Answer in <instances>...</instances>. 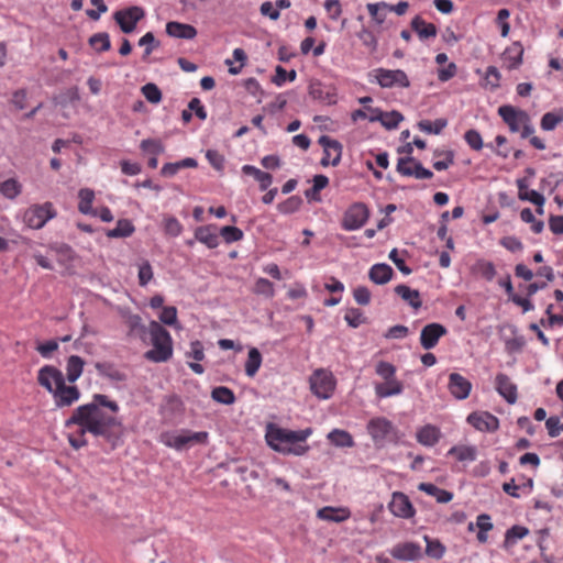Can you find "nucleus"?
Here are the masks:
<instances>
[{"label": "nucleus", "instance_id": "9", "mask_svg": "<svg viewBox=\"0 0 563 563\" xmlns=\"http://www.w3.org/2000/svg\"><path fill=\"white\" fill-rule=\"evenodd\" d=\"M145 16L142 7L132 5L122 10H118L113 14L114 21L125 34L134 32L137 23Z\"/></svg>", "mask_w": 563, "mask_h": 563}, {"label": "nucleus", "instance_id": "8", "mask_svg": "<svg viewBox=\"0 0 563 563\" xmlns=\"http://www.w3.org/2000/svg\"><path fill=\"white\" fill-rule=\"evenodd\" d=\"M34 258L45 269H66L71 260V249H46L45 254H35Z\"/></svg>", "mask_w": 563, "mask_h": 563}, {"label": "nucleus", "instance_id": "20", "mask_svg": "<svg viewBox=\"0 0 563 563\" xmlns=\"http://www.w3.org/2000/svg\"><path fill=\"white\" fill-rule=\"evenodd\" d=\"M498 114L508 125L509 130L516 133L519 132L522 126L523 118L521 115H528V112L516 109L510 104H505L498 108Z\"/></svg>", "mask_w": 563, "mask_h": 563}, {"label": "nucleus", "instance_id": "14", "mask_svg": "<svg viewBox=\"0 0 563 563\" xmlns=\"http://www.w3.org/2000/svg\"><path fill=\"white\" fill-rule=\"evenodd\" d=\"M57 408L70 407L80 398V390L77 386H67L65 380L51 393Z\"/></svg>", "mask_w": 563, "mask_h": 563}, {"label": "nucleus", "instance_id": "37", "mask_svg": "<svg viewBox=\"0 0 563 563\" xmlns=\"http://www.w3.org/2000/svg\"><path fill=\"white\" fill-rule=\"evenodd\" d=\"M418 489L434 497L437 501L445 504L452 500L453 494L431 483H421Z\"/></svg>", "mask_w": 563, "mask_h": 563}, {"label": "nucleus", "instance_id": "32", "mask_svg": "<svg viewBox=\"0 0 563 563\" xmlns=\"http://www.w3.org/2000/svg\"><path fill=\"white\" fill-rule=\"evenodd\" d=\"M198 163L195 158L186 157L175 163H166L161 169V174L164 177H173L183 168H195Z\"/></svg>", "mask_w": 563, "mask_h": 563}, {"label": "nucleus", "instance_id": "5", "mask_svg": "<svg viewBox=\"0 0 563 563\" xmlns=\"http://www.w3.org/2000/svg\"><path fill=\"white\" fill-rule=\"evenodd\" d=\"M369 81L376 82L384 89L409 88L410 80L402 69L376 68L369 74Z\"/></svg>", "mask_w": 563, "mask_h": 563}, {"label": "nucleus", "instance_id": "52", "mask_svg": "<svg viewBox=\"0 0 563 563\" xmlns=\"http://www.w3.org/2000/svg\"><path fill=\"white\" fill-rule=\"evenodd\" d=\"M141 91L145 99L151 103H158L162 100V91L157 85L148 82L141 88Z\"/></svg>", "mask_w": 563, "mask_h": 563}, {"label": "nucleus", "instance_id": "55", "mask_svg": "<svg viewBox=\"0 0 563 563\" xmlns=\"http://www.w3.org/2000/svg\"><path fill=\"white\" fill-rule=\"evenodd\" d=\"M140 148L143 152L153 154V155H159L164 152V145L163 143L157 139H145L141 142Z\"/></svg>", "mask_w": 563, "mask_h": 563}, {"label": "nucleus", "instance_id": "36", "mask_svg": "<svg viewBox=\"0 0 563 563\" xmlns=\"http://www.w3.org/2000/svg\"><path fill=\"white\" fill-rule=\"evenodd\" d=\"M411 27L417 32L421 40L437 36V26L432 23H426V21L419 15H416L412 19Z\"/></svg>", "mask_w": 563, "mask_h": 563}, {"label": "nucleus", "instance_id": "3", "mask_svg": "<svg viewBox=\"0 0 563 563\" xmlns=\"http://www.w3.org/2000/svg\"><path fill=\"white\" fill-rule=\"evenodd\" d=\"M153 349L145 352L146 360L162 363L173 355V339L169 332L157 321H151L148 325Z\"/></svg>", "mask_w": 563, "mask_h": 563}, {"label": "nucleus", "instance_id": "16", "mask_svg": "<svg viewBox=\"0 0 563 563\" xmlns=\"http://www.w3.org/2000/svg\"><path fill=\"white\" fill-rule=\"evenodd\" d=\"M308 93L313 100L329 106L336 103V89L332 86L324 85L319 80L310 81Z\"/></svg>", "mask_w": 563, "mask_h": 563}, {"label": "nucleus", "instance_id": "48", "mask_svg": "<svg viewBox=\"0 0 563 563\" xmlns=\"http://www.w3.org/2000/svg\"><path fill=\"white\" fill-rule=\"evenodd\" d=\"M0 192L8 199H14L21 194V185L14 178H9L0 184Z\"/></svg>", "mask_w": 563, "mask_h": 563}, {"label": "nucleus", "instance_id": "50", "mask_svg": "<svg viewBox=\"0 0 563 563\" xmlns=\"http://www.w3.org/2000/svg\"><path fill=\"white\" fill-rule=\"evenodd\" d=\"M296 78L297 71L295 69L287 71L284 67L278 65L275 68V75L272 78V82L277 87H282L286 81H294Z\"/></svg>", "mask_w": 563, "mask_h": 563}, {"label": "nucleus", "instance_id": "61", "mask_svg": "<svg viewBox=\"0 0 563 563\" xmlns=\"http://www.w3.org/2000/svg\"><path fill=\"white\" fill-rule=\"evenodd\" d=\"M375 372L378 376H380L384 380L393 378L396 374V367L388 362L379 361L376 364Z\"/></svg>", "mask_w": 563, "mask_h": 563}, {"label": "nucleus", "instance_id": "1", "mask_svg": "<svg viewBox=\"0 0 563 563\" xmlns=\"http://www.w3.org/2000/svg\"><path fill=\"white\" fill-rule=\"evenodd\" d=\"M119 405L108 396L96 394L92 401L77 407L65 421L68 442L79 450L88 444L87 433L101 437L114 448L123 434L122 422L117 413Z\"/></svg>", "mask_w": 563, "mask_h": 563}, {"label": "nucleus", "instance_id": "30", "mask_svg": "<svg viewBox=\"0 0 563 563\" xmlns=\"http://www.w3.org/2000/svg\"><path fill=\"white\" fill-rule=\"evenodd\" d=\"M318 518L327 521L343 522L351 516L347 508L323 507L318 510Z\"/></svg>", "mask_w": 563, "mask_h": 563}, {"label": "nucleus", "instance_id": "60", "mask_svg": "<svg viewBox=\"0 0 563 563\" xmlns=\"http://www.w3.org/2000/svg\"><path fill=\"white\" fill-rule=\"evenodd\" d=\"M301 198L298 196H291L288 199H286L284 202L278 205V210L282 213H292L297 211L301 206Z\"/></svg>", "mask_w": 563, "mask_h": 563}, {"label": "nucleus", "instance_id": "59", "mask_svg": "<svg viewBox=\"0 0 563 563\" xmlns=\"http://www.w3.org/2000/svg\"><path fill=\"white\" fill-rule=\"evenodd\" d=\"M159 320L162 323L166 325H176L177 324V309L174 306H166L162 308L159 313Z\"/></svg>", "mask_w": 563, "mask_h": 563}, {"label": "nucleus", "instance_id": "63", "mask_svg": "<svg viewBox=\"0 0 563 563\" xmlns=\"http://www.w3.org/2000/svg\"><path fill=\"white\" fill-rule=\"evenodd\" d=\"M139 284L145 286L153 278V269L147 261H142L139 264Z\"/></svg>", "mask_w": 563, "mask_h": 563}, {"label": "nucleus", "instance_id": "57", "mask_svg": "<svg viewBox=\"0 0 563 563\" xmlns=\"http://www.w3.org/2000/svg\"><path fill=\"white\" fill-rule=\"evenodd\" d=\"M405 173H407V177H415L417 179H431L433 177V173L423 167V165L416 161L413 169H406Z\"/></svg>", "mask_w": 563, "mask_h": 563}, {"label": "nucleus", "instance_id": "26", "mask_svg": "<svg viewBox=\"0 0 563 563\" xmlns=\"http://www.w3.org/2000/svg\"><path fill=\"white\" fill-rule=\"evenodd\" d=\"M195 238L207 246H217L219 239V227L217 224L200 227L196 230Z\"/></svg>", "mask_w": 563, "mask_h": 563}, {"label": "nucleus", "instance_id": "35", "mask_svg": "<svg viewBox=\"0 0 563 563\" xmlns=\"http://www.w3.org/2000/svg\"><path fill=\"white\" fill-rule=\"evenodd\" d=\"M85 362L78 355H70L66 364V378L69 383H75L82 374Z\"/></svg>", "mask_w": 563, "mask_h": 563}, {"label": "nucleus", "instance_id": "24", "mask_svg": "<svg viewBox=\"0 0 563 563\" xmlns=\"http://www.w3.org/2000/svg\"><path fill=\"white\" fill-rule=\"evenodd\" d=\"M523 46L520 42H514L503 53V60L508 69H517L522 64Z\"/></svg>", "mask_w": 563, "mask_h": 563}, {"label": "nucleus", "instance_id": "22", "mask_svg": "<svg viewBox=\"0 0 563 563\" xmlns=\"http://www.w3.org/2000/svg\"><path fill=\"white\" fill-rule=\"evenodd\" d=\"M496 389L498 394L508 402L515 404L518 398V390L516 384L511 382L509 376L499 373L496 376Z\"/></svg>", "mask_w": 563, "mask_h": 563}, {"label": "nucleus", "instance_id": "38", "mask_svg": "<svg viewBox=\"0 0 563 563\" xmlns=\"http://www.w3.org/2000/svg\"><path fill=\"white\" fill-rule=\"evenodd\" d=\"M563 122V107L554 111L545 112L540 121V128L543 131H553L556 126Z\"/></svg>", "mask_w": 563, "mask_h": 563}, {"label": "nucleus", "instance_id": "53", "mask_svg": "<svg viewBox=\"0 0 563 563\" xmlns=\"http://www.w3.org/2000/svg\"><path fill=\"white\" fill-rule=\"evenodd\" d=\"M253 291L267 298H273L275 295L273 283L266 278H258L254 284Z\"/></svg>", "mask_w": 563, "mask_h": 563}, {"label": "nucleus", "instance_id": "13", "mask_svg": "<svg viewBox=\"0 0 563 563\" xmlns=\"http://www.w3.org/2000/svg\"><path fill=\"white\" fill-rule=\"evenodd\" d=\"M368 218V209L364 203H353L344 213L343 227L346 230H356L363 227Z\"/></svg>", "mask_w": 563, "mask_h": 563}, {"label": "nucleus", "instance_id": "4", "mask_svg": "<svg viewBox=\"0 0 563 563\" xmlns=\"http://www.w3.org/2000/svg\"><path fill=\"white\" fill-rule=\"evenodd\" d=\"M208 440V432H192L190 430H180V431H165L159 435V442L165 446L181 451L188 446L198 443H206Z\"/></svg>", "mask_w": 563, "mask_h": 563}, {"label": "nucleus", "instance_id": "15", "mask_svg": "<svg viewBox=\"0 0 563 563\" xmlns=\"http://www.w3.org/2000/svg\"><path fill=\"white\" fill-rule=\"evenodd\" d=\"M446 333L448 330L443 324L438 322L429 323L421 330L420 344L424 350H432Z\"/></svg>", "mask_w": 563, "mask_h": 563}, {"label": "nucleus", "instance_id": "39", "mask_svg": "<svg viewBox=\"0 0 563 563\" xmlns=\"http://www.w3.org/2000/svg\"><path fill=\"white\" fill-rule=\"evenodd\" d=\"M448 455L454 456L460 462H473L477 457V450L473 445H454L448 451Z\"/></svg>", "mask_w": 563, "mask_h": 563}, {"label": "nucleus", "instance_id": "44", "mask_svg": "<svg viewBox=\"0 0 563 563\" xmlns=\"http://www.w3.org/2000/svg\"><path fill=\"white\" fill-rule=\"evenodd\" d=\"M134 232V225L128 219H121L117 222L115 228L108 231L109 238H125Z\"/></svg>", "mask_w": 563, "mask_h": 563}, {"label": "nucleus", "instance_id": "58", "mask_svg": "<svg viewBox=\"0 0 563 563\" xmlns=\"http://www.w3.org/2000/svg\"><path fill=\"white\" fill-rule=\"evenodd\" d=\"M125 325L129 328V334L132 335L136 331L143 329L142 319L139 314H132L129 312H122Z\"/></svg>", "mask_w": 563, "mask_h": 563}, {"label": "nucleus", "instance_id": "51", "mask_svg": "<svg viewBox=\"0 0 563 563\" xmlns=\"http://www.w3.org/2000/svg\"><path fill=\"white\" fill-rule=\"evenodd\" d=\"M219 236H222L227 244H231L242 240L243 231L238 227L227 225L219 228Z\"/></svg>", "mask_w": 563, "mask_h": 563}, {"label": "nucleus", "instance_id": "6", "mask_svg": "<svg viewBox=\"0 0 563 563\" xmlns=\"http://www.w3.org/2000/svg\"><path fill=\"white\" fill-rule=\"evenodd\" d=\"M309 384L314 396L319 399H329L335 390L336 379L331 371L318 368L309 377Z\"/></svg>", "mask_w": 563, "mask_h": 563}, {"label": "nucleus", "instance_id": "62", "mask_svg": "<svg viewBox=\"0 0 563 563\" xmlns=\"http://www.w3.org/2000/svg\"><path fill=\"white\" fill-rule=\"evenodd\" d=\"M206 158L214 169L223 170L225 159L217 150H208L206 152Z\"/></svg>", "mask_w": 563, "mask_h": 563}, {"label": "nucleus", "instance_id": "64", "mask_svg": "<svg viewBox=\"0 0 563 563\" xmlns=\"http://www.w3.org/2000/svg\"><path fill=\"white\" fill-rule=\"evenodd\" d=\"M545 427L551 438H556L563 431V422L556 416H552L545 420Z\"/></svg>", "mask_w": 563, "mask_h": 563}, {"label": "nucleus", "instance_id": "33", "mask_svg": "<svg viewBox=\"0 0 563 563\" xmlns=\"http://www.w3.org/2000/svg\"><path fill=\"white\" fill-rule=\"evenodd\" d=\"M78 210L82 214L96 216L97 211L92 208L95 191L90 188H81L78 192Z\"/></svg>", "mask_w": 563, "mask_h": 563}, {"label": "nucleus", "instance_id": "21", "mask_svg": "<svg viewBox=\"0 0 563 563\" xmlns=\"http://www.w3.org/2000/svg\"><path fill=\"white\" fill-rule=\"evenodd\" d=\"M448 389L459 400L466 399L472 390L471 382L459 373H451L449 376Z\"/></svg>", "mask_w": 563, "mask_h": 563}, {"label": "nucleus", "instance_id": "11", "mask_svg": "<svg viewBox=\"0 0 563 563\" xmlns=\"http://www.w3.org/2000/svg\"><path fill=\"white\" fill-rule=\"evenodd\" d=\"M318 142L323 147V157L321 158L320 164L323 167L329 165L338 166L342 157V144L338 140L331 139L328 135H321Z\"/></svg>", "mask_w": 563, "mask_h": 563}, {"label": "nucleus", "instance_id": "47", "mask_svg": "<svg viewBox=\"0 0 563 563\" xmlns=\"http://www.w3.org/2000/svg\"><path fill=\"white\" fill-rule=\"evenodd\" d=\"M211 397L214 401L223 405H232L235 401L234 393L225 386L214 387Z\"/></svg>", "mask_w": 563, "mask_h": 563}, {"label": "nucleus", "instance_id": "23", "mask_svg": "<svg viewBox=\"0 0 563 563\" xmlns=\"http://www.w3.org/2000/svg\"><path fill=\"white\" fill-rule=\"evenodd\" d=\"M375 117H369L368 120L371 122H380L382 125L387 130L396 129L399 123L404 120V117L400 112L393 110L390 112H383L379 109H371Z\"/></svg>", "mask_w": 563, "mask_h": 563}, {"label": "nucleus", "instance_id": "34", "mask_svg": "<svg viewBox=\"0 0 563 563\" xmlns=\"http://www.w3.org/2000/svg\"><path fill=\"white\" fill-rule=\"evenodd\" d=\"M242 172L245 175L253 176L260 185L261 190H266L273 183V176L269 173L263 172L253 165H244Z\"/></svg>", "mask_w": 563, "mask_h": 563}, {"label": "nucleus", "instance_id": "45", "mask_svg": "<svg viewBox=\"0 0 563 563\" xmlns=\"http://www.w3.org/2000/svg\"><path fill=\"white\" fill-rule=\"evenodd\" d=\"M96 369L100 375L107 376L112 380L122 382L125 379V375L111 363H97Z\"/></svg>", "mask_w": 563, "mask_h": 563}, {"label": "nucleus", "instance_id": "29", "mask_svg": "<svg viewBox=\"0 0 563 563\" xmlns=\"http://www.w3.org/2000/svg\"><path fill=\"white\" fill-rule=\"evenodd\" d=\"M395 292L415 310L421 308L422 300L418 290L411 289L409 286L401 284L395 287Z\"/></svg>", "mask_w": 563, "mask_h": 563}, {"label": "nucleus", "instance_id": "27", "mask_svg": "<svg viewBox=\"0 0 563 563\" xmlns=\"http://www.w3.org/2000/svg\"><path fill=\"white\" fill-rule=\"evenodd\" d=\"M404 385L395 376L389 379H385L384 383L375 386V393L379 398H387L401 394Z\"/></svg>", "mask_w": 563, "mask_h": 563}, {"label": "nucleus", "instance_id": "2", "mask_svg": "<svg viewBox=\"0 0 563 563\" xmlns=\"http://www.w3.org/2000/svg\"><path fill=\"white\" fill-rule=\"evenodd\" d=\"M312 434L310 428L303 430H289L269 422L265 428V440L267 445L275 452L284 455L300 456L309 451L308 438Z\"/></svg>", "mask_w": 563, "mask_h": 563}, {"label": "nucleus", "instance_id": "10", "mask_svg": "<svg viewBox=\"0 0 563 563\" xmlns=\"http://www.w3.org/2000/svg\"><path fill=\"white\" fill-rule=\"evenodd\" d=\"M56 212L54 211L51 202L43 205H36L29 208L24 213V222L32 229H41L45 223L54 218Z\"/></svg>", "mask_w": 563, "mask_h": 563}, {"label": "nucleus", "instance_id": "31", "mask_svg": "<svg viewBox=\"0 0 563 563\" xmlns=\"http://www.w3.org/2000/svg\"><path fill=\"white\" fill-rule=\"evenodd\" d=\"M393 268L387 264H375L369 269L368 276L369 279L377 284V285H384L388 283L393 277Z\"/></svg>", "mask_w": 563, "mask_h": 563}, {"label": "nucleus", "instance_id": "56", "mask_svg": "<svg viewBox=\"0 0 563 563\" xmlns=\"http://www.w3.org/2000/svg\"><path fill=\"white\" fill-rule=\"evenodd\" d=\"M464 140L474 151H479L484 146L482 135L477 130H467L464 134Z\"/></svg>", "mask_w": 563, "mask_h": 563}, {"label": "nucleus", "instance_id": "43", "mask_svg": "<svg viewBox=\"0 0 563 563\" xmlns=\"http://www.w3.org/2000/svg\"><path fill=\"white\" fill-rule=\"evenodd\" d=\"M446 125L448 120L444 118H439L434 121L421 120L418 123L419 130L429 134H440Z\"/></svg>", "mask_w": 563, "mask_h": 563}, {"label": "nucleus", "instance_id": "49", "mask_svg": "<svg viewBox=\"0 0 563 563\" xmlns=\"http://www.w3.org/2000/svg\"><path fill=\"white\" fill-rule=\"evenodd\" d=\"M529 534V530L522 526H514L506 532L505 545L512 547L517 543L518 540L523 539Z\"/></svg>", "mask_w": 563, "mask_h": 563}, {"label": "nucleus", "instance_id": "12", "mask_svg": "<svg viewBox=\"0 0 563 563\" xmlns=\"http://www.w3.org/2000/svg\"><path fill=\"white\" fill-rule=\"evenodd\" d=\"M466 421L481 432H495L499 428L498 418L488 411H474L467 416Z\"/></svg>", "mask_w": 563, "mask_h": 563}, {"label": "nucleus", "instance_id": "28", "mask_svg": "<svg viewBox=\"0 0 563 563\" xmlns=\"http://www.w3.org/2000/svg\"><path fill=\"white\" fill-rule=\"evenodd\" d=\"M441 437L439 428L432 424H427L417 431V441L424 446L435 445Z\"/></svg>", "mask_w": 563, "mask_h": 563}, {"label": "nucleus", "instance_id": "19", "mask_svg": "<svg viewBox=\"0 0 563 563\" xmlns=\"http://www.w3.org/2000/svg\"><path fill=\"white\" fill-rule=\"evenodd\" d=\"M390 554L396 560L416 561L422 558V550L420 544L408 541L395 544L390 549Z\"/></svg>", "mask_w": 563, "mask_h": 563}, {"label": "nucleus", "instance_id": "41", "mask_svg": "<svg viewBox=\"0 0 563 563\" xmlns=\"http://www.w3.org/2000/svg\"><path fill=\"white\" fill-rule=\"evenodd\" d=\"M328 440L335 446L340 448H352L354 446V441L352 435L341 429H334L328 434Z\"/></svg>", "mask_w": 563, "mask_h": 563}, {"label": "nucleus", "instance_id": "17", "mask_svg": "<svg viewBox=\"0 0 563 563\" xmlns=\"http://www.w3.org/2000/svg\"><path fill=\"white\" fill-rule=\"evenodd\" d=\"M388 508L394 516L405 519L412 518L416 512L408 496L400 492L393 494Z\"/></svg>", "mask_w": 563, "mask_h": 563}, {"label": "nucleus", "instance_id": "40", "mask_svg": "<svg viewBox=\"0 0 563 563\" xmlns=\"http://www.w3.org/2000/svg\"><path fill=\"white\" fill-rule=\"evenodd\" d=\"M262 365V354L256 347L249 350L247 360L245 362V374L249 377H254Z\"/></svg>", "mask_w": 563, "mask_h": 563}, {"label": "nucleus", "instance_id": "54", "mask_svg": "<svg viewBox=\"0 0 563 563\" xmlns=\"http://www.w3.org/2000/svg\"><path fill=\"white\" fill-rule=\"evenodd\" d=\"M140 46H144V55L143 59L152 54V52L159 46V42L156 41L154 34L152 32L145 33L137 43Z\"/></svg>", "mask_w": 563, "mask_h": 563}, {"label": "nucleus", "instance_id": "42", "mask_svg": "<svg viewBox=\"0 0 563 563\" xmlns=\"http://www.w3.org/2000/svg\"><path fill=\"white\" fill-rule=\"evenodd\" d=\"M88 42L98 53L107 52L111 48L110 35L107 32L95 33Z\"/></svg>", "mask_w": 563, "mask_h": 563}, {"label": "nucleus", "instance_id": "7", "mask_svg": "<svg viewBox=\"0 0 563 563\" xmlns=\"http://www.w3.org/2000/svg\"><path fill=\"white\" fill-rule=\"evenodd\" d=\"M367 432L377 446H383L397 438L395 426L384 417L371 419L367 423Z\"/></svg>", "mask_w": 563, "mask_h": 563}, {"label": "nucleus", "instance_id": "25", "mask_svg": "<svg viewBox=\"0 0 563 563\" xmlns=\"http://www.w3.org/2000/svg\"><path fill=\"white\" fill-rule=\"evenodd\" d=\"M166 33L170 37L192 40L197 35V30L190 24L170 21L166 24Z\"/></svg>", "mask_w": 563, "mask_h": 563}, {"label": "nucleus", "instance_id": "46", "mask_svg": "<svg viewBox=\"0 0 563 563\" xmlns=\"http://www.w3.org/2000/svg\"><path fill=\"white\" fill-rule=\"evenodd\" d=\"M426 541V554L432 559L440 560L445 553V547L437 539H431L429 536H424Z\"/></svg>", "mask_w": 563, "mask_h": 563}, {"label": "nucleus", "instance_id": "18", "mask_svg": "<svg viewBox=\"0 0 563 563\" xmlns=\"http://www.w3.org/2000/svg\"><path fill=\"white\" fill-rule=\"evenodd\" d=\"M63 380H65L63 373L52 365H45L38 371L37 382L49 394L54 391Z\"/></svg>", "mask_w": 563, "mask_h": 563}]
</instances>
